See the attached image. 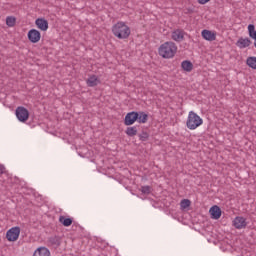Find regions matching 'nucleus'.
Instances as JSON below:
<instances>
[{
	"label": "nucleus",
	"instance_id": "29",
	"mask_svg": "<svg viewBox=\"0 0 256 256\" xmlns=\"http://www.w3.org/2000/svg\"><path fill=\"white\" fill-rule=\"evenodd\" d=\"M209 1H211V0H198V3L200 5H206V3H209Z\"/></svg>",
	"mask_w": 256,
	"mask_h": 256
},
{
	"label": "nucleus",
	"instance_id": "10",
	"mask_svg": "<svg viewBox=\"0 0 256 256\" xmlns=\"http://www.w3.org/2000/svg\"><path fill=\"white\" fill-rule=\"evenodd\" d=\"M35 25L40 31H47V29H49V21L45 18H37L35 20Z\"/></svg>",
	"mask_w": 256,
	"mask_h": 256
},
{
	"label": "nucleus",
	"instance_id": "18",
	"mask_svg": "<svg viewBox=\"0 0 256 256\" xmlns=\"http://www.w3.org/2000/svg\"><path fill=\"white\" fill-rule=\"evenodd\" d=\"M248 35L250 39H253L254 41L256 40V30L254 24L248 25Z\"/></svg>",
	"mask_w": 256,
	"mask_h": 256
},
{
	"label": "nucleus",
	"instance_id": "24",
	"mask_svg": "<svg viewBox=\"0 0 256 256\" xmlns=\"http://www.w3.org/2000/svg\"><path fill=\"white\" fill-rule=\"evenodd\" d=\"M141 193H143L144 195H149V193H151V186H142L140 188Z\"/></svg>",
	"mask_w": 256,
	"mask_h": 256
},
{
	"label": "nucleus",
	"instance_id": "17",
	"mask_svg": "<svg viewBox=\"0 0 256 256\" xmlns=\"http://www.w3.org/2000/svg\"><path fill=\"white\" fill-rule=\"evenodd\" d=\"M137 132V126L127 127L125 130V133L128 137H135V135H137Z\"/></svg>",
	"mask_w": 256,
	"mask_h": 256
},
{
	"label": "nucleus",
	"instance_id": "27",
	"mask_svg": "<svg viewBox=\"0 0 256 256\" xmlns=\"http://www.w3.org/2000/svg\"><path fill=\"white\" fill-rule=\"evenodd\" d=\"M181 69H182V71H186L187 73H191V71H193V65H182Z\"/></svg>",
	"mask_w": 256,
	"mask_h": 256
},
{
	"label": "nucleus",
	"instance_id": "25",
	"mask_svg": "<svg viewBox=\"0 0 256 256\" xmlns=\"http://www.w3.org/2000/svg\"><path fill=\"white\" fill-rule=\"evenodd\" d=\"M246 65H256V57L250 56L246 60Z\"/></svg>",
	"mask_w": 256,
	"mask_h": 256
},
{
	"label": "nucleus",
	"instance_id": "28",
	"mask_svg": "<svg viewBox=\"0 0 256 256\" xmlns=\"http://www.w3.org/2000/svg\"><path fill=\"white\" fill-rule=\"evenodd\" d=\"M180 65H193V63L191 62V60H184L180 63Z\"/></svg>",
	"mask_w": 256,
	"mask_h": 256
},
{
	"label": "nucleus",
	"instance_id": "26",
	"mask_svg": "<svg viewBox=\"0 0 256 256\" xmlns=\"http://www.w3.org/2000/svg\"><path fill=\"white\" fill-rule=\"evenodd\" d=\"M140 141H147L149 139V133L142 132L138 135Z\"/></svg>",
	"mask_w": 256,
	"mask_h": 256
},
{
	"label": "nucleus",
	"instance_id": "14",
	"mask_svg": "<svg viewBox=\"0 0 256 256\" xmlns=\"http://www.w3.org/2000/svg\"><path fill=\"white\" fill-rule=\"evenodd\" d=\"M251 43V39L240 37L236 42V46H238L239 49H246V47H250Z\"/></svg>",
	"mask_w": 256,
	"mask_h": 256
},
{
	"label": "nucleus",
	"instance_id": "12",
	"mask_svg": "<svg viewBox=\"0 0 256 256\" xmlns=\"http://www.w3.org/2000/svg\"><path fill=\"white\" fill-rule=\"evenodd\" d=\"M101 83V80H99V77L97 75L92 74L88 76V79L86 80L87 87H97Z\"/></svg>",
	"mask_w": 256,
	"mask_h": 256
},
{
	"label": "nucleus",
	"instance_id": "21",
	"mask_svg": "<svg viewBox=\"0 0 256 256\" xmlns=\"http://www.w3.org/2000/svg\"><path fill=\"white\" fill-rule=\"evenodd\" d=\"M50 245H53L55 247H59L61 245V241H59V238L57 236H52L49 238Z\"/></svg>",
	"mask_w": 256,
	"mask_h": 256
},
{
	"label": "nucleus",
	"instance_id": "13",
	"mask_svg": "<svg viewBox=\"0 0 256 256\" xmlns=\"http://www.w3.org/2000/svg\"><path fill=\"white\" fill-rule=\"evenodd\" d=\"M209 213L211 215V219H221V208L219 206H212L209 210Z\"/></svg>",
	"mask_w": 256,
	"mask_h": 256
},
{
	"label": "nucleus",
	"instance_id": "16",
	"mask_svg": "<svg viewBox=\"0 0 256 256\" xmlns=\"http://www.w3.org/2000/svg\"><path fill=\"white\" fill-rule=\"evenodd\" d=\"M59 222L62 223L64 227H71V225H73V219L66 218L65 216H60Z\"/></svg>",
	"mask_w": 256,
	"mask_h": 256
},
{
	"label": "nucleus",
	"instance_id": "8",
	"mask_svg": "<svg viewBox=\"0 0 256 256\" xmlns=\"http://www.w3.org/2000/svg\"><path fill=\"white\" fill-rule=\"evenodd\" d=\"M185 35H187V33H185V30L176 29L172 32L171 37L173 41H176L177 43H181V41H185Z\"/></svg>",
	"mask_w": 256,
	"mask_h": 256
},
{
	"label": "nucleus",
	"instance_id": "4",
	"mask_svg": "<svg viewBox=\"0 0 256 256\" xmlns=\"http://www.w3.org/2000/svg\"><path fill=\"white\" fill-rule=\"evenodd\" d=\"M19 235H21V228L19 226L12 227L6 233V239L8 241H17L19 239Z\"/></svg>",
	"mask_w": 256,
	"mask_h": 256
},
{
	"label": "nucleus",
	"instance_id": "2",
	"mask_svg": "<svg viewBox=\"0 0 256 256\" xmlns=\"http://www.w3.org/2000/svg\"><path fill=\"white\" fill-rule=\"evenodd\" d=\"M112 33L117 39H129L131 35V28L127 23L123 21H118L112 26Z\"/></svg>",
	"mask_w": 256,
	"mask_h": 256
},
{
	"label": "nucleus",
	"instance_id": "30",
	"mask_svg": "<svg viewBox=\"0 0 256 256\" xmlns=\"http://www.w3.org/2000/svg\"><path fill=\"white\" fill-rule=\"evenodd\" d=\"M5 173V166L0 164V175H3Z\"/></svg>",
	"mask_w": 256,
	"mask_h": 256
},
{
	"label": "nucleus",
	"instance_id": "7",
	"mask_svg": "<svg viewBox=\"0 0 256 256\" xmlns=\"http://www.w3.org/2000/svg\"><path fill=\"white\" fill-rule=\"evenodd\" d=\"M27 37L30 43H39V41H41V32L37 29H30Z\"/></svg>",
	"mask_w": 256,
	"mask_h": 256
},
{
	"label": "nucleus",
	"instance_id": "9",
	"mask_svg": "<svg viewBox=\"0 0 256 256\" xmlns=\"http://www.w3.org/2000/svg\"><path fill=\"white\" fill-rule=\"evenodd\" d=\"M233 226L235 229H245L247 227V220L244 217L237 216L233 220Z\"/></svg>",
	"mask_w": 256,
	"mask_h": 256
},
{
	"label": "nucleus",
	"instance_id": "3",
	"mask_svg": "<svg viewBox=\"0 0 256 256\" xmlns=\"http://www.w3.org/2000/svg\"><path fill=\"white\" fill-rule=\"evenodd\" d=\"M203 125V119L194 111H190L186 121V127L190 130H195Z\"/></svg>",
	"mask_w": 256,
	"mask_h": 256
},
{
	"label": "nucleus",
	"instance_id": "20",
	"mask_svg": "<svg viewBox=\"0 0 256 256\" xmlns=\"http://www.w3.org/2000/svg\"><path fill=\"white\" fill-rule=\"evenodd\" d=\"M15 23H17V19L13 16H8L6 18V25L8 27H15Z\"/></svg>",
	"mask_w": 256,
	"mask_h": 256
},
{
	"label": "nucleus",
	"instance_id": "23",
	"mask_svg": "<svg viewBox=\"0 0 256 256\" xmlns=\"http://www.w3.org/2000/svg\"><path fill=\"white\" fill-rule=\"evenodd\" d=\"M184 15H193L195 13V7H187L183 10Z\"/></svg>",
	"mask_w": 256,
	"mask_h": 256
},
{
	"label": "nucleus",
	"instance_id": "32",
	"mask_svg": "<svg viewBox=\"0 0 256 256\" xmlns=\"http://www.w3.org/2000/svg\"><path fill=\"white\" fill-rule=\"evenodd\" d=\"M254 47L256 48V40H254Z\"/></svg>",
	"mask_w": 256,
	"mask_h": 256
},
{
	"label": "nucleus",
	"instance_id": "1",
	"mask_svg": "<svg viewBox=\"0 0 256 256\" xmlns=\"http://www.w3.org/2000/svg\"><path fill=\"white\" fill-rule=\"evenodd\" d=\"M158 53L160 57H163V59H173L177 54V44L172 41L164 42L158 48Z\"/></svg>",
	"mask_w": 256,
	"mask_h": 256
},
{
	"label": "nucleus",
	"instance_id": "31",
	"mask_svg": "<svg viewBox=\"0 0 256 256\" xmlns=\"http://www.w3.org/2000/svg\"><path fill=\"white\" fill-rule=\"evenodd\" d=\"M249 67H251V69H255L256 70V65H249Z\"/></svg>",
	"mask_w": 256,
	"mask_h": 256
},
{
	"label": "nucleus",
	"instance_id": "5",
	"mask_svg": "<svg viewBox=\"0 0 256 256\" xmlns=\"http://www.w3.org/2000/svg\"><path fill=\"white\" fill-rule=\"evenodd\" d=\"M16 117L21 123H25L29 119V110L27 108L20 106L16 108Z\"/></svg>",
	"mask_w": 256,
	"mask_h": 256
},
{
	"label": "nucleus",
	"instance_id": "19",
	"mask_svg": "<svg viewBox=\"0 0 256 256\" xmlns=\"http://www.w3.org/2000/svg\"><path fill=\"white\" fill-rule=\"evenodd\" d=\"M138 113V118L137 122L138 123H147V120L149 119V115L145 112H137Z\"/></svg>",
	"mask_w": 256,
	"mask_h": 256
},
{
	"label": "nucleus",
	"instance_id": "22",
	"mask_svg": "<svg viewBox=\"0 0 256 256\" xmlns=\"http://www.w3.org/2000/svg\"><path fill=\"white\" fill-rule=\"evenodd\" d=\"M181 209H187V207H191V200L189 199H183L180 202Z\"/></svg>",
	"mask_w": 256,
	"mask_h": 256
},
{
	"label": "nucleus",
	"instance_id": "11",
	"mask_svg": "<svg viewBox=\"0 0 256 256\" xmlns=\"http://www.w3.org/2000/svg\"><path fill=\"white\" fill-rule=\"evenodd\" d=\"M201 35L205 41H215L217 39V34L211 30L204 29Z\"/></svg>",
	"mask_w": 256,
	"mask_h": 256
},
{
	"label": "nucleus",
	"instance_id": "15",
	"mask_svg": "<svg viewBox=\"0 0 256 256\" xmlns=\"http://www.w3.org/2000/svg\"><path fill=\"white\" fill-rule=\"evenodd\" d=\"M33 256H51V252L45 247H39L35 250Z\"/></svg>",
	"mask_w": 256,
	"mask_h": 256
},
{
	"label": "nucleus",
	"instance_id": "6",
	"mask_svg": "<svg viewBox=\"0 0 256 256\" xmlns=\"http://www.w3.org/2000/svg\"><path fill=\"white\" fill-rule=\"evenodd\" d=\"M137 119H139V113L132 111L126 114L125 118H124V125H126L127 127L133 125L135 123V121H137Z\"/></svg>",
	"mask_w": 256,
	"mask_h": 256
}]
</instances>
